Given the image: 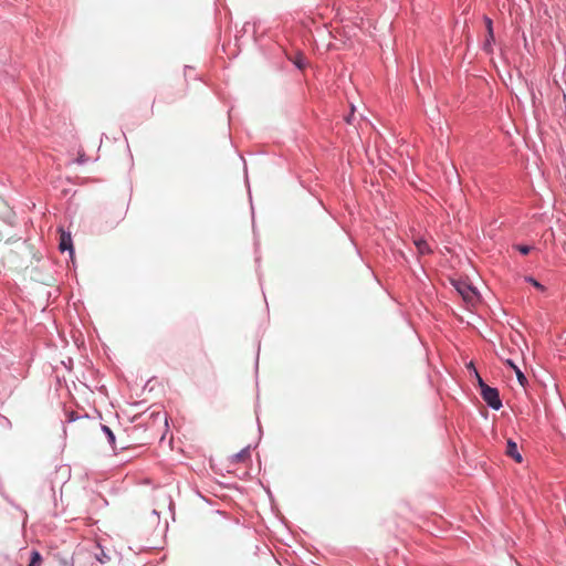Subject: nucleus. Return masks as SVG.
Returning <instances> with one entry per match:
<instances>
[{"instance_id": "14", "label": "nucleus", "mask_w": 566, "mask_h": 566, "mask_svg": "<svg viewBox=\"0 0 566 566\" xmlns=\"http://www.w3.org/2000/svg\"><path fill=\"white\" fill-rule=\"evenodd\" d=\"M108 559L107 556L103 553L101 556H97V559L101 562V563H105V559Z\"/></svg>"}, {"instance_id": "13", "label": "nucleus", "mask_w": 566, "mask_h": 566, "mask_svg": "<svg viewBox=\"0 0 566 566\" xmlns=\"http://www.w3.org/2000/svg\"><path fill=\"white\" fill-rule=\"evenodd\" d=\"M485 22H486V29H488V33H489L490 38H493V29H492L491 19L486 18Z\"/></svg>"}, {"instance_id": "12", "label": "nucleus", "mask_w": 566, "mask_h": 566, "mask_svg": "<svg viewBox=\"0 0 566 566\" xmlns=\"http://www.w3.org/2000/svg\"><path fill=\"white\" fill-rule=\"evenodd\" d=\"M515 248H516V249H517L522 254H528V253H530V251L532 250V248H531V247H528V245H522V244L516 245Z\"/></svg>"}, {"instance_id": "10", "label": "nucleus", "mask_w": 566, "mask_h": 566, "mask_svg": "<svg viewBox=\"0 0 566 566\" xmlns=\"http://www.w3.org/2000/svg\"><path fill=\"white\" fill-rule=\"evenodd\" d=\"M525 280L527 282H530L534 287H536L538 291H541V292L545 291V287L539 282H537L535 279H533L532 276H527V277H525Z\"/></svg>"}, {"instance_id": "6", "label": "nucleus", "mask_w": 566, "mask_h": 566, "mask_svg": "<svg viewBox=\"0 0 566 566\" xmlns=\"http://www.w3.org/2000/svg\"><path fill=\"white\" fill-rule=\"evenodd\" d=\"M250 458V450L249 448H244L242 449L240 452L235 453L233 457H232V462H244L247 461L248 459Z\"/></svg>"}, {"instance_id": "15", "label": "nucleus", "mask_w": 566, "mask_h": 566, "mask_svg": "<svg viewBox=\"0 0 566 566\" xmlns=\"http://www.w3.org/2000/svg\"><path fill=\"white\" fill-rule=\"evenodd\" d=\"M84 161H85L84 154H81V155L78 156V158H77V163H78V164H82V163H84Z\"/></svg>"}, {"instance_id": "16", "label": "nucleus", "mask_w": 566, "mask_h": 566, "mask_svg": "<svg viewBox=\"0 0 566 566\" xmlns=\"http://www.w3.org/2000/svg\"><path fill=\"white\" fill-rule=\"evenodd\" d=\"M494 40V36L493 38H490V35L488 34V39H486V43H485V48L490 46V43L491 41Z\"/></svg>"}, {"instance_id": "1", "label": "nucleus", "mask_w": 566, "mask_h": 566, "mask_svg": "<svg viewBox=\"0 0 566 566\" xmlns=\"http://www.w3.org/2000/svg\"><path fill=\"white\" fill-rule=\"evenodd\" d=\"M479 386L481 388V396L483 400L493 409L499 410L502 407V401L496 388H492L483 382L482 378L475 371Z\"/></svg>"}, {"instance_id": "11", "label": "nucleus", "mask_w": 566, "mask_h": 566, "mask_svg": "<svg viewBox=\"0 0 566 566\" xmlns=\"http://www.w3.org/2000/svg\"><path fill=\"white\" fill-rule=\"evenodd\" d=\"M101 428H102V430L107 434L108 442H109L111 444H113V443L115 442V436H114V433H113V432L111 431V429H109L108 427H106V426H102Z\"/></svg>"}, {"instance_id": "7", "label": "nucleus", "mask_w": 566, "mask_h": 566, "mask_svg": "<svg viewBox=\"0 0 566 566\" xmlns=\"http://www.w3.org/2000/svg\"><path fill=\"white\" fill-rule=\"evenodd\" d=\"M415 244L420 254H427L430 252V248H429L427 241H424L422 239H417V240H415Z\"/></svg>"}, {"instance_id": "8", "label": "nucleus", "mask_w": 566, "mask_h": 566, "mask_svg": "<svg viewBox=\"0 0 566 566\" xmlns=\"http://www.w3.org/2000/svg\"><path fill=\"white\" fill-rule=\"evenodd\" d=\"M292 62L300 69V70H303L305 66H306V57L301 54V53H297L293 59H292Z\"/></svg>"}, {"instance_id": "4", "label": "nucleus", "mask_w": 566, "mask_h": 566, "mask_svg": "<svg viewBox=\"0 0 566 566\" xmlns=\"http://www.w3.org/2000/svg\"><path fill=\"white\" fill-rule=\"evenodd\" d=\"M60 232H61V234H60V243H59L60 250L62 252L69 250L71 253H73L71 234L65 232L62 229L60 230Z\"/></svg>"}, {"instance_id": "2", "label": "nucleus", "mask_w": 566, "mask_h": 566, "mask_svg": "<svg viewBox=\"0 0 566 566\" xmlns=\"http://www.w3.org/2000/svg\"><path fill=\"white\" fill-rule=\"evenodd\" d=\"M457 292L462 296L463 301L468 304H474L478 300V293L474 287L463 281L453 282Z\"/></svg>"}, {"instance_id": "3", "label": "nucleus", "mask_w": 566, "mask_h": 566, "mask_svg": "<svg viewBox=\"0 0 566 566\" xmlns=\"http://www.w3.org/2000/svg\"><path fill=\"white\" fill-rule=\"evenodd\" d=\"M505 453L507 457L512 458L517 463H521L523 460L522 454L518 452L517 444L511 439H509L506 442Z\"/></svg>"}, {"instance_id": "5", "label": "nucleus", "mask_w": 566, "mask_h": 566, "mask_svg": "<svg viewBox=\"0 0 566 566\" xmlns=\"http://www.w3.org/2000/svg\"><path fill=\"white\" fill-rule=\"evenodd\" d=\"M505 364L514 370L520 385L525 387L527 385V379L522 370L511 359H507Z\"/></svg>"}, {"instance_id": "9", "label": "nucleus", "mask_w": 566, "mask_h": 566, "mask_svg": "<svg viewBox=\"0 0 566 566\" xmlns=\"http://www.w3.org/2000/svg\"><path fill=\"white\" fill-rule=\"evenodd\" d=\"M42 564V556L39 552L33 551L31 553V559L29 566H41Z\"/></svg>"}]
</instances>
